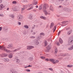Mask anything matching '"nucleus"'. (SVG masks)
<instances>
[{
  "label": "nucleus",
  "mask_w": 73,
  "mask_h": 73,
  "mask_svg": "<svg viewBox=\"0 0 73 73\" xmlns=\"http://www.w3.org/2000/svg\"><path fill=\"white\" fill-rule=\"evenodd\" d=\"M49 61L52 62L54 64H56L59 62V60H55L53 59H49Z\"/></svg>",
  "instance_id": "1"
},
{
  "label": "nucleus",
  "mask_w": 73,
  "mask_h": 73,
  "mask_svg": "<svg viewBox=\"0 0 73 73\" xmlns=\"http://www.w3.org/2000/svg\"><path fill=\"white\" fill-rule=\"evenodd\" d=\"M0 49H2L5 51H6V52H8V53H10L11 52V51L10 50H8L6 49V47L4 46H0Z\"/></svg>",
  "instance_id": "2"
},
{
  "label": "nucleus",
  "mask_w": 73,
  "mask_h": 73,
  "mask_svg": "<svg viewBox=\"0 0 73 73\" xmlns=\"http://www.w3.org/2000/svg\"><path fill=\"white\" fill-rule=\"evenodd\" d=\"M72 43H73V37L71 38L69 40L68 42V45H70Z\"/></svg>",
  "instance_id": "3"
},
{
  "label": "nucleus",
  "mask_w": 73,
  "mask_h": 73,
  "mask_svg": "<svg viewBox=\"0 0 73 73\" xmlns=\"http://www.w3.org/2000/svg\"><path fill=\"white\" fill-rule=\"evenodd\" d=\"M33 43H34V44L36 45H39V42L38 41V40H34L33 41Z\"/></svg>",
  "instance_id": "4"
},
{
  "label": "nucleus",
  "mask_w": 73,
  "mask_h": 73,
  "mask_svg": "<svg viewBox=\"0 0 73 73\" xmlns=\"http://www.w3.org/2000/svg\"><path fill=\"white\" fill-rule=\"evenodd\" d=\"M23 18V16L22 15H19L17 17V19L19 21H21Z\"/></svg>",
  "instance_id": "5"
},
{
  "label": "nucleus",
  "mask_w": 73,
  "mask_h": 73,
  "mask_svg": "<svg viewBox=\"0 0 73 73\" xmlns=\"http://www.w3.org/2000/svg\"><path fill=\"white\" fill-rule=\"evenodd\" d=\"M33 48H34L33 46H27V49L28 50H30V49H32Z\"/></svg>",
  "instance_id": "6"
},
{
  "label": "nucleus",
  "mask_w": 73,
  "mask_h": 73,
  "mask_svg": "<svg viewBox=\"0 0 73 73\" xmlns=\"http://www.w3.org/2000/svg\"><path fill=\"white\" fill-rule=\"evenodd\" d=\"M1 56L2 57H7V54L3 53L1 54Z\"/></svg>",
  "instance_id": "7"
},
{
  "label": "nucleus",
  "mask_w": 73,
  "mask_h": 73,
  "mask_svg": "<svg viewBox=\"0 0 73 73\" xmlns=\"http://www.w3.org/2000/svg\"><path fill=\"white\" fill-rule=\"evenodd\" d=\"M73 32V30H72V29H70L69 31H68L67 33V35H70V34H71L72 32Z\"/></svg>",
  "instance_id": "8"
},
{
  "label": "nucleus",
  "mask_w": 73,
  "mask_h": 73,
  "mask_svg": "<svg viewBox=\"0 0 73 73\" xmlns=\"http://www.w3.org/2000/svg\"><path fill=\"white\" fill-rule=\"evenodd\" d=\"M67 23H68V22L66 21H64L62 22V23L63 25H64V26L66 25H67Z\"/></svg>",
  "instance_id": "9"
},
{
  "label": "nucleus",
  "mask_w": 73,
  "mask_h": 73,
  "mask_svg": "<svg viewBox=\"0 0 73 73\" xmlns=\"http://www.w3.org/2000/svg\"><path fill=\"white\" fill-rule=\"evenodd\" d=\"M43 11L46 15H50V13H48V12H47V11H46V10H44Z\"/></svg>",
  "instance_id": "10"
},
{
  "label": "nucleus",
  "mask_w": 73,
  "mask_h": 73,
  "mask_svg": "<svg viewBox=\"0 0 73 73\" xmlns=\"http://www.w3.org/2000/svg\"><path fill=\"white\" fill-rule=\"evenodd\" d=\"M8 57L9 58H13V54H10L9 55Z\"/></svg>",
  "instance_id": "11"
},
{
  "label": "nucleus",
  "mask_w": 73,
  "mask_h": 73,
  "mask_svg": "<svg viewBox=\"0 0 73 73\" xmlns=\"http://www.w3.org/2000/svg\"><path fill=\"white\" fill-rule=\"evenodd\" d=\"M47 50H50V49H51V46L50 45L48 46L47 47Z\"/></svg>",
  "instance_id": "12"
},
{
  "label": "nucleus",
  "mask_w": 73,
  "mask_h": 73,
  "mask_svg": "<svg viewBox=\"0 0 73 73\" xmlns=\"http://www.w3.org/2000/svg\"><path fill=\"white\" fill-rule=\"evenodd\" d=\"M3 60L5 62H8L9 61V60L7 58H4Z\"/></svg>",
  "instance_id": "13"
},
{
  "label": "nucleus",
  "mask_w": 73,
  "mask_h": 73,
  "mask_svg": "<svg viewBox=\"0 0 73 73\" xmlns=\"http://www.w3.org/2000/svg\"><path fill=\"white\" fill-rule=\"evenodd\" d=\"M40 19H43L44 20H46V18L45 17L41 16L40 17Z\"/></svg>",
  "instance_id": "14"
},
{
  "label": "nucleus",
  "mask_w": 73,
  "mask_h": 73,
  "mask_svg": "<svg viewBox=\"0 0 73 73\" xmlns=\"http://www.w3.org/2000/svg\"><path fill=\"white\" fill-rule=\"evenodd\" d=\"M59 42L60 44H62L63 43V40L61 38H60Z\"/></svg>",
  "instance_id": "15"
},
{
  "label": "nucleus",
  "mask_w": 73,
  "mask_h": 73,
  "mask_svg": "<svg viewBox=\"0 0 73 73\" xmlns=\"http://www.w3.org/2000/svg\"><path fill=\"white\" fill-rule=\"evenodd\" d=\"M34 5H33V6H31L30 8H29L27 9V10H31V9H33V8H34Z\"/></svg>",
  "instance_id": "16"
},
{
  "label": "nucleus",
  "mask_w": 73,
  "mask_h": 73,
  "mask_svg": "<svg viewBox=\"0 0 73 73\" xmlns=\"http://www.w3.org/2000/svg\"><path fill=\"white\" fill-rule=\"evenodd\" d=\"M73 45H72V46L70 47H69L68 48V50H73Z\"/></svg>",
  "instance_id": "17"
},
{
  "label": "nucleus",
  "mask_w": 73,
  "mask_h": 73,
  "mask_svg": "<svg viewBox=\"0 0 73 73\" xmlns=\"http://www.w3.org/2000/svg\"><path fill=\"white\" fill-rule=\"evenodd\" d=\"M50 9L52 12H53V11H54V9H53V8H52V6H50Z\"/></svg>",
  "instance_id": "18"
},
{
  "label": "nucleus",
  "mask_w": 73,
  "mask_h": 73,
  "mask_svg": "<svg viewBox=\"0 0 73 73\" xmlns=\"http://www.w3.org/2000/svg\"><path fill=\"white\" fill-rule=\"evenodd\" d=\"M24 27L25 28H26V29H28V28H29V27H28L27 25H24Z\"/></svg>",
  "instance_id": "19"
},
{
  "label": "nucleus",
  "mask_w": 73,
  "mask_h": 73,
  "mask_svg": "<svg viewBox=\"0 0 73 73\" xmlns=\"http://www.w3.org/2000/svg\"><path fill=\"white\" fill-rule=\"evenodd\" d=\"M46 5H44L43 7V9H46Z\"/></svg>",
  "instance_id": "20"
},
{
  "label": "nucleus",
  "mask_w": 73,
  "mask_h": 73,
  "mask_svg": "<svg viewBox=\"0 0 73 73\" xmlns=\"http://www.w3.org/2000/svg\"><path fill=\"white\" fill-rule=\"evenodd\" d=\"M15 60H16L17 62V61H18L19 60V59H18V57H16V56L15 57Z\"/></svg>",
  "instance_id": "21"
},
{
  "label": "nucleus",
  "mask_w": 73,
  "mask_h": 73,
  "mask_svg": "<svg viewBox=\"0 0 73 73\" xmlns=\"http://www.w3.org/2000/svg\"><path fill=\"white\" fill-rule=\"evenodd\" d=\"M67 67H68V68H71V67H73V65H68Z\"/></svg>",
  "instance_id": "22"
},
{
  "label": "nucleus",
  "mask_w": 73,
  "mask_h": 73,
  "mask_svg": "<svg viewBox=\"0 0 73 73\" xmlns=\"http://www.w3.org/2000/svg\"><path fill=\"white\" fill-rule=\"evenodd\" d=\"M41 36H38L37 37L36 39L37 40H40L41 38L40 37Z\"/></svg>",
  "instance_id": "23"
},
{
  "label": "nucleus",
  "mask_w": 73,
  "mask_h": 73,
  "mask_svg": "<svg viewBox=\"0 0 73 73\" xmlns=\"http://www.w3.org/2000/svg\"><path fill=\"white\" fill-rule=\"evenodd\" d=\"M20 50V49L19 48H17V49H15V50H14L13 52H16V51H17V50Z\"/></svg>",
  "instance_id": "24"
},
{
  "label": "nucleus",
  "mask_w": 73,
  "mask_h": 73,
  "mask_svg": "<svg viewBox=\"0 0 73 73\" xmlns=\"http://www.w3.org/2000/svg\"><path fill=\"white\" fill-rule=\"evenodd\" d=\"M44 43L45 46H46V45H47V41H45L44 42Z\"/></svg>",
  "instance_id": "25"
},
{
  "label": "nucleus",
  "mask_w": 73,
  "mask_h": 73,
  "mask_svg": "<svg viewBox=\"0 0 73 73\" xmlns=\"http://www.w3.org/2000/svg\"><path fill=\"white\" fill-rule=\"evenodd\" d=\"M40 58L42 59H45V57L44 56H41Z\"/></svg>",
  "instance_id": "26"
},
{
  "label": "nucleus",
  "mask_w": 73,
  "mask_h": 73,
  "mask_svg": "<svg viewBox=\"0 0 73 73\" xmlns=\"http://www.w3.org/2000/svg\"><path fill=\"white\" fill-rule=\"evenodd\" d=\"M28 5H25L23 6V7L25 8H28Z\"/></svg>",
  "instance_id": "27"
},
{
  "label": "nucleus",
  "mask_w": 73,
  "mask_h": 73,
  "mask_svg": "<svg viewBox=\"0 0 73 73\" xmlns=\"http://www.w3.org/2000/svg\"><path fill=\"white\" fill-rule=\"evenodd\" d=\"M26 71L27 72H31V70L29 69H27L26 70Z\"/></svg>",
  "instance_id": "28"
},
{
  "label": "nucleus",
  "mask_w": 73,
  "mask_h": 73,
  "mask_svg": "<svg viewBox=\"0 0 73 73\" xmlns=\"http://www.w3.org/2000/svg\"><path fill=\"white\" fill-rule=\"evenodd\" d=\"M9 48H13V45H9Z\"/></svg>",
  "instance_id": "29"
},
{
  "label": "nucleus",
  "mask_w": 73,
  "mask_h": 73,
  "mask_svg": "<svg viewBox=\"0 0 73 73\" xmlns=\"http://www.w3.org/2000/svg\"><path fill=\"white\" fill-rule=\"evenodd\" d=\"M0 7H1L2 8H4V6H3V5L1 4L0 5Z\"/></svg>",
  "instance_id": "30"
},
{
  "label": "nucleus",
  "mask_w": 73,
  "mask_h": 73,
  "mask_svg": "<svg viewBox=\"0 0 73 73\" xmlns=\"http://www.w3.org/2000/svg\"><path fill=\"white\" fill-rule=\"evenodd\" d=\"M40 35H42L43 36H44L45 35V34H44V33H40Z\"/></svg>",
  "instance_id": "31"
},
{
  "label": "nucleus",
  "mask_w": 73,
  "mask_h": 73,
  "mask_svg": "<svg viewBox=\"0 0 73 73\" xmlns=\"http://www.w3.org/2000/svg\"><path fill=\"white\" fill-rule=\"evenodd\" d=\"M30 38H35V36H32L31 37H30Z\"/></svg>",
  "instance_id": "32"
},
{
  "label": "nucleus",
  "mask_w": 73,
  "mask_h": 73,
  "mask_svg": "<svg viewBox=\"0 0 73 73\" xmlns=\"http://www.w3.org/2000/svg\"><path fill=\"white\" fill-rule=\"evenodd\" d=\"M54 25V23H51V25L50 26H52V27H53V26Z\"/></svg>",
  "instance_id": "33"
},
{
  "label": "nucleus",
  "mask_w": 73,
  "mask_h": 73,
  "mask_svg": "<svg viewBox=\"0 0 73 73\" xmlns=\"http://www.w3.org/2000/svg\"><path fill=\"white\" fill-rule=\"evenodd\" d=\"M29 19L31 20L32 19V15H30L29 16Z\"/></svg>",
  "instance_id": "34"
},
{
  "label": "nucleus",
  "mask_w": 73,
  "mask_h": 73,
  "mask_svg": "<svg viewBox=\"0 0 73 73\" xmlns=\"http://www.w3.org/2000/svg\"><path fill=\"white\" fill-rule=\"evenodd\" d=\"M55 53H57V52H58L57 49L56 48L55 49Z\"/></svg>",
  "instance_id": "35"
},
{
  "label": "nucleus",
  "mask_w": 73,
  "mask_h": 73,
  "mask_svg": "<svg viewBox=\"0 0 73 73\" xmlns=\"http://www.w3.org/2000/svg\"><path fill=\"white\" fill-rule=\"evenodd\" d=\"M56 26H55L54 28V32L55 31H56Z\"/></svg>",
  "instance_id": "36"
},
{
  "label": "nucleus",
  "mask_w": 73,
  "mask_h": 73,
  "mask_svg": "<svg viewBox=\"0 0 73 73\" xmlns=\"http://www.w3.org/2000/svg\"><path fill=\"white\" fill-rule=\"evenodd\" d=\"M10 16L12 18V19H13V18H14V16L13 15H11Z\"/></svg>",
  "instance_id": "37"
},
{
  "label": "nucleus",
  "mask_w": 73,
  "mask_h": 73,
  "mask_svg": "<svg viewBox=\"0 0 73 73\" xmlns=\"http://www.w3.org/2000/svg\"><path fill=\"white\" fill-rule=\"evenodd\" d=\"M21 23L20 22H18V25H21Z\"/></svg>",
  "instance_id": "38"
},
{
  "label": "nucleus",
  "mask_w": 73,
  "mask_h": 73,
  "mask_svg": "<svg viewBox=\"0 0 73 73\" xmlns=\"http://www.w3.org/2000/svg\"><path fill=\"white\" fill-rule=\"evenodd\" d=\"M37 4V1H36L35 2V3H34L35 5H36Z\"/></svg>",
  "instance_id": "39"
},
{
  "label": "nucleus",
  "mask_w": 73,
  "mask_h": 73,
  "mask_svg": "<svg viewBox=\"0 0 73 73\" xmlns=\"http://www.w3.org/2000/svg\"><path fill=\"white\" fill-rule=\"evenodd\" d=\"M45 61H49V59L48 58H46L45 59Z\"/></svg>",
  "instance_id": "40"
},
{
  "label": "nucleus",
  "mask_w": 73,
  "mask_h": 73,
  "mask_svg": "<svg viewBox=\"0 0 73 73\" xmlns=\"http://www.w3.org/2000/svg\"><path fill=\"white\" fill-rule=\"evenodd\" d=\"M42 9V7L41 6H40L39 7V10H41Z\"/></svg>",
  "instance_id": "41"
},
{
  "label": "nucleus",
  "mask_w": 73,
  "mask_h": 73,
  "mask_svg": "<svg viewBox=\"0 0 73 73\" xmlns=\"http://www.w3.org/2000/svg\"><path fill=\"white\" fill-rule=\"evenodd\" d=\"M49 69L50 70H51V71H53V69L52 68H49Z\"/></svg>",
  "instance_id": "42"
},
{
  "label": "nucleus",
  "mask_w": 73,
  "mask_h": 73,
  "mask_svg": "<svg viewBox=\"0 0 73 73\" xmlns=\"http://www.w3.org/2000/svg\"><path fill=\"white\" fill-rule=\"evenodd\" d=\"M56 44L58 46H59V45H60V43H59L58 42H57Z\"/></svg>",
  "instance_id": "43"
},
{
  "label": "nucleus",
  "mask_w": 73,
  "mask_h": 73,
  "mask_svg": "<svg viewBox=\"0 0 73 73\" xmlns=\"http://www.w3.org/2000/svg\"><path fill=\"white\" fill-rule=\"evenodd\" d=\"M28 6H29V7H31V6H32V4L28 5Z\"/></svg>",
  "instance_id": "44"
},
{
  "label": "nucleus",
  "mask_w": 73,
  "mask_h": 73,
  "mask_svg": "<svg viewBox=\"0 0 73 73\" xmlns=\"http://www.w3.org/2000/svg\"><path fill=\"white\" fill-rule=\"evenodd\" d=\"M13 4H16V1H13Z\"/></svg>",
  "instance_id": "45"
},
{
  "label": "nucleus",
  "mask_w": 73,
  "mask_h": 73,
  "mask_svg": "<svg viewBox=\"0 0 73 73\" xmlns=\"http://www.w3.org/2000/svg\"><path fill=\"white\" fill-rule=\"evenodd\" d=\"M14 11H17V10L16 9V8H15L14 9Z\"/></svg>",
  "instance_id": "46"
},
{
  "label": "nucleus",
  "mask_w": 73,
  "mask_h": 73,
  "mask_svg": "<svg viewBox=\"0 0 73 73\" xmlns=\"http://www.w3.org/2000/svg\"><path fill=\"white\" fill-rule=\"evenodd\" d=\"M19 62H20V60H19L17 62V63H19Z\"/></svg>",
  "instance_id": "47"
},
{
  "label": "nucleus",
  "mask_w": 73,
  "mask_h": 73,
  "mask_svg": "<svg viewBox=\"0 0 73 73\" xmlns=\"http://www.w3.org/2000/svg\"><path fill=\"white\" fill-rule=\"evenodd\" d=\"M30 60H33V58L32 57L30 58H29Z\"/></svg>",
  "instance_id": "48"
},
{
  "label": "nucleus",
  "mask_w": 73,
  "mask_h": 73,
  "mask_svg": "<svg viewBox=\"0 0 73 73\" xmlns=\"http://www.w3.org/2000/svg\"><path fill=\"white\" fill-rule=\"evenodd\" d=\"M61 31H59L58 33V35H60V33H61Z\"/></svg>",
  "instance_id": "49"
},
{
  "label": "nucleus",
  "mask_w": 73,
  "mask_h": 73,
  "mask_svg": "<svg viewBox=\"0 0 73 73\" xmlns=\"http://www.w3.org/2000/svg\"><path fill=\"white\" fill-rule=\"evenodd\" d=\"M53 26H50V29H52V28H53Z\"/></svg>",
  "instance_id": "50"
},
{
  "label": "nucleus",
  "mask_w": 73,
  "mask_h": 73,
  "mask_svg": "<svg viewBox=\"0 0 73 73\" xmlns=\"http://www.w3.org/2000/svg\"><path fill=\"white\" fill-rule=\"evenodd\" d=\"M22 10V11H24V9H25V8H23L21 9Z\"/></svg>",
  "instance_id": "51"
},
{
  "label": "nucleus",
  "mask_w": 73,
  "mask_h": 73,
  "mask_svg": "<svg viewBox=\"0 0 73 73\" xmlns=\"http://www.w3.org/2000/svg\"><path fill=\"white\" fill-rule=\"evenodd\" d=\"M2 29V27H0V31H1Z\"/></svg>",
  "instance_id": "52"
},
{
  "label": "nucleus",
  "mask_w": 73,
  "mask_h": 73,
  "mask_svg": "<svg viewBox=\"0 0 73 73\" xmlns=\"http://www.w3.org/2000/svg\"><path fill=\"white\" fill-rule=\"evenodd\" d=\"M35 34H36V33H35V32H33V35H35Z\"/></svg>",
  "instance_id": "53"
},
{
  "label": "nucleus",
  "mask_w": 73,
  "mask_h": 73,
  "mask_svg": "<svg viewBox=\"0 0 73 73\" xmlns=\"http://www.w3.org/2000/svg\"><path fill=\"white\" fill-rule=\"evenodd\" d=\"M0 16H1V17H3L4 16V15H1L0 14Z\"/></svg>",
  "instance_id": "54"
},
{
  "label": "nucleus",
  "mask_w": 73,
  "mask_h": 73,
  "mask_svg": "<svg viewBox=\"0 0 73 73\" xmlns=\"http://www.w3.org/2000/svg\"><path fill=\"white\" fill-rule=\"evenodd\" d=\"M2 3V0H0V4Z\"/></svg>",
  "instance_id": "55"
},
{
  "label": "nucleus",
  "mask_w": 73,
  "mask_h": 73,
  "mask_svg": "<svg viewBox=\"0 0 73 73\" xmlns=\"http://www.w3.org/2000/svg\"><path fill=\"white\" fill-rule=\"evenodd\" d=\"M3 9L2 7H0V10H1Z\"/></svg>",
  "instance_id": "56"
},
{
  "label": "nucleus",
  "mask_w": 73,
  "mask_h": 73,
  "mask_svg": "<svg viewBox=\"0 0 73 73\" xmlns=\"http://www.w3.org/2000/svg\"><path fill=\"white\" fill-rule=\"evenodd\" d=\"M12 73H17V72H12Z\"/></svg>",
  "instance_id": "57"
},
{
  "label": "nucleus",
  "mask_w": 73,
  "mask_h": 73,
  "mask_svg": "<svg viewBox=\"0 0 73 73\" xmlns=\"http://www.w3.org/2000/svg\"><path fill=\"white\" fill-rule=\"evenodd\" d=\"M32 66H30V65H29L28 66V67H31Z\"/></svg>",
  "instance_id": "58"
},
{
  "label": "nucleus",
  "mask_w": 73,
  "mask_h": 73,
  "mask_svg": "<svg viewBox=\"0 0 73 73\" xmlns=\"http://www.w3.org/2000/svg\"><path fill=\"white\" fill-rule=\"evenodd\" d=\"M36 8H38V6H37V5L36 6Z\"/></svg>",
  "instance_id": "59"
},
{
  "label": "nucleus",
  "mask_w": 73,
  "mask_h": 73,
  "mask_svg": "<svg viewBox=\"0 0 73 73\" xmlns=\"http://www.w3.org/2000/svg\"><path fill=\"white\" fill-rule=\"evenodd\" d=\"M7 10H9V8H8L7 9Z\"/></svg>",
  "instance_id": "60"
},
{
  "label": "nucleus",
  "mask_w": 73,
  "mask_h": 73,
  "mask_svg": "<svg viewBox=\"0 0 73 73\" xmlns=\"http://www.w3.org/2000/svg\"><path fill=\"white\" fill-rule=\"evenodd\" d=\"M27 67H28V66L25 67V68H27Z\"/></svg>",
  "instance_id": "61"
},
{
  "label": "nucleus",
  "mask_w": 73,
  "mask_h": 73,
  "mask_svg": "<svg viewBox=\"0 0 73 73\" xmlns=\"http://www.w3.org/2000/svg\"><path fill=\"white\" fill-rule=\"evenodd\" d=\"M59 1H64V0H59Z\"/></svg>",
  "instance_id": "62"
},
{
  "label": "nucleus",
  "mask_w": 73,
  "mask_h": 73,
  "mask_svg": "<svg viewBox=\"0 0 73 73\" xmlns=\"http://www.w3.org/2000/svg\"><path fill=\"white\" fill-rule=\"evenodd\" d=\"M65 56V54H63V56Z\"/></svg>",
  "instance_id": "63"
},
{
  "label": "nucleus",
  "mask_w": 73,
  "mask_h": 73,
  "mask_svg": "<svg viewBox=\"0 0 73 73\" xmlns=\"http://www.w3.org/2000/svg\"><path fill=\"white\" fill-rule=\"evenodd\" d=\"M33 30L31 31V32H33Z\"/></svg>",
  "instance_id": "64"
}]
</instances>
